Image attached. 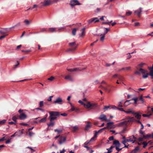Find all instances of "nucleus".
<instances>
[{
  "label": "nucleus",
  "instance_id": "nucleus-1",
  "mask_svg": "<svg viewBox=\"0 0 153 153\" xmlns=\"http://www.w3.org/2000/svg\"><path fill=\"white\" fill-rule=\"evenodd\" d=\"M49 113L50 115L49 119L51 122L55 120L60 115L58 111H51L49 112Z\"/></svg>",
  "mask_w": 153,
  "mask_h": 153
},
{
  "label": "nucleus",
  "instance_id": "nucleus-2",
  "mask_svg": "<svg viewBox=\"0 0 153 153\" xmlns=\"http://www.w3.org/2000/svg\"><path fill=\"white\" fill-rule=\"evenodd\" d=\"M54 1L51 0H44L43 1H41L40 4L42 7H46L54 3Z\"/></svg>",
  "mask_w": 153,
  "mask_h": 153
},
{
  "label": "nucleus",
  "instance_id": "nucleus-3",
  "mask_svg": "<svg viewBox=\"0 0 153 153\" xmlns=\"http://www.w3.org/2000/svg\"><path fill=\"white\" fill-rule=\"evenodd\" d=\"M136 120L134 117H131L128 120L124 121L122 122H121L118 124V125L119 126H126L128 123L133 122Z\"/></svg>",
  "mask_w": 153,
  "mask_h": 153
},
{
  "label": "nucleus",
  "instance_id": "nucleus-4",
  "mask_svg": "<svg viewBox=\"0 0 153 153\" xmlns=\"http://www.w3.org/2000/svg\"><path fill=\"white\" fill-rule=\"evenodd\" d=\"M113 144L114 145H115L116 149L118 152L121 150L122 149H123V148L120 149L119 148L120 146V143L118 140H114L113 142Z\"/></svg>",
  "mask_w": 153,
  "mask_h": 153
},
{
  "label": "nucleus",
  "instance_id": "nucleus-5",
  "mask_svg": "<svg viewBox=\"0 0 153 153\" xmlns=\"http://www.w3.org/2000/svg\"><path fill=\"white\" fill-rule=\"evenodd\" d=\"M69 45L71 47L74 46V48H71L69 49H68L67 51H74L77 48L78 45H75V42H73L70 43L69 44Z\"/></svg>",
  "mask_w": 153,
  "mask_h": 153
},
{
  "label": "nucleus",
  "instance_id": "nucleus-6",
  "mask_svg": "<svg viewBox=\"0 0 153 153\" xmlns=\"http://www.w3.org/2000/svg\"><path fill=\"white\" fill-rule=\"evenodd\" d=\"M81 4L79 3L77 0H72L70 2V5L72 7L76 5H79Z\"/></svg>",
  "mask_w": 153,
  "mask_h": 153
},
{
  "label": "nucleus",
  "instance_id": "nucleus-7",
  "mask_svg": "<svg viewBox=\"0 0 153 153\" xmlns=\"http://www.w3.org/2000/svg\"><path fill=\"white\" fill-rule=\"evenodd\" d=\"M128 142H131L132 143H134L136 140V138L134 136L128 137L127 138Z\"/></svg>",
  "mask_w": 153,
  "mask_h": 153
},
{
  "label": "nucleus",
  "instance_id": "nucleus-8",
  "mask_svg": "<svg viewBox=\"0 0 153 153\" xmlns=\"http://www.w3.org/2000/svg\"><path fill=\"white\" fill-rule=\"evenodd\" d=\"M98 119L100 120L101 121H108L109 120H107L106 116L103 114H101L100 117H98Z\"/></svg>",
  "mask_w": 153,
  "mask_h": 153
},
{
  "label": "nucleus",
  "instance_id": "nucleus-9",
  "mask_svg": "<svg viewBox=\"0 0 153 153\" xmlns=\"http://www.w3.org/2000/svg\"><path fill=\"white\" fill-rule=\"evenodd\" d=\"M100 20L97 17H95L88 20V22L89 24H90L92 22H94V23L98 22Z\"/></svg>",
  "mask_w": 153,
  "mask_h": 153
},
{
  "label": "nucleus",
  "instance_id": "nucleus-10",
  "mask_svg": "<svg viewBox=\"0 0 153 153\" xmlns=\"http://www.w3.org/2000/svg\"><path fill=\"white\" fill-rule=\"evenodd\" d=\"M85 123H87V124L85 126V131H88L91 127L92 124L91 122L89 121H86Z\"/></svg>",
  "mask_w": 153,
  "mask_h": 153
},
{
  "label": "nucleus",
  "instance_id": "nucleus-11",
  "mask_svg": "<svg viewBox=\"0 0 153 153\" xmlns=\"http://www.w3.org/2000/svg\"><path fill=\"white\" fill-rule=\"evenodd\" d=\"M62 100L60 97H58L56 100L53 102V103L54 104H61L62 103Z\"/></svg>",
  "mask_w": 153,
  "mask_h": 153
},
{
  "label": "nucleus",
  "instance_id": "nucleus-12",
  "mask_svg": "<svg viewBox=\"0 0 153 153\" xmlns=\"http://www.w3.org/2000/svg\"><path fill=\"white\" fill-rule=\"evenodd\" d=\"M66 140V138L65 137L60 136L59 140V143L61 145L64 143Z\"/></svg>",
  "mask_w": 153,
  "mask_h": 153
},
{
  "label": "nucleus",
  "instance_id": "nucleus-13",
  "mask_svg": "<svg viewBox=\"0 0 153 153\" xmlns=\"http://www.w3.org/2000/svg\"><path fill=\"white\" fill-rule=\"evenodd\" d=\"M65 79L69 80L71 82H73L74 81V79L71 75H69L66 76L65 77Z\"/></svg>",
  "mask_w": 153,
  "mask_h": 153
},
{
  "label": "nucleus",
  "instance_id": "nucleus-14",
  "mask_svg": "<svg viewBox=\"0 0 153 153\" xmlns=\"http://www.w3.org/2000/svg\"><path fill=\"white\" fill-rule=\"evenodd\" d=\"M133 114L134 115L136 118L138 120H140L141 117V115L140 112H134L133 113Z\"/></svg>",
  "mask_w": 153,
  "mask_h": 153
},
{
  "label": "nucleus",
  "instance_id": "nucleus-15",
  "mask_svg": "<svg viewBox=\"0 0 153 153\" xmlns=\"http://www.w3.org/2000/svg\"><path fill=\"white\" fill-rule=\"evenodd\" d=\"M142 8L140 7L138 9L135 10L134 11L135 14L137 15L138 16L140 17V14L142 12Z\"/></svg>",
  "mask_w": 153,
  "mask_h": 153
},
{
  "label": "nucleus",
  "instance_id": "nucleus-16",
  "mask_svg": "<svg viewBox=\"0 0 153 153\" xmlns=\"http://www.w3.org/2000/svg\"><path fill=\"white\" fill-rule=\"evenodd\" d=\"M86 68V67L82 69L78 68H74L73 69H68V70L70 71H81L82 70L85 69Z\"/></svg>",
  "mask_w": 153,
  "mask_h": 153
},
{
  "label": "nucleus",
  "instance_id": "nucleus-17",
  "mask_svg": "<svg viewBox=\"0 0 153 153\" xmlns=\"http://www.w3.org/2000/svg\"><path fill=\"white\" fill-rule=\"evenodd\" d=\"M114 123L113 122H111L107 123V128L108 129H112L114 128L113 124Z\"/></svg>",
  "mask_w": 153,
  "mask_h": 153
},
{
  "label": "nucleus",
  "instance_id": "nucleus-18",
  "mask_svg": "<svg viewBox=\"0 0 153 153\" xmlns=\"http://www.w3.org/2000/svg\"><path fill=\"white\" fill-rule=\"evenodd\" d=\"M19 117L20 119L23 120L27 118V116L24 113H22L19 116Z\"/></svg>",
  "mask_w": 153,
  "mask_h": 153
},
{
  "label": "nucleus",
  "instance_id": "nucleus-19",
  "mask_svg": "<svg viewBox=\"0 0 153 153\" xmlns=\"http://www.w3.org/2000/svg\"><path fill=\"white\" fill-rule=\"evenodd\" d=\"M124 112L127 114H133V113L134 112L133 111V110L132 108L128 109L127 110V111H125Z\"/></svg>",
  "mask_w": 153,
  "mask_h": 153
},
{
  "label": "nucleus",
  "instance_id": "nucleus-20",
  "mask_svg": "<svg viewBox=\"0 0 153 153\" xmlns=\"http://www.w3.org/2000/svg\"><path fill=\"white\" fill-rule=\"evenodd\" d=\"M56 28L50 27L48 28V31L50 32H56Z\"/></svg>",
  "mask_w": 153,
  "mask_h": 153
},
{
  "label": "nucleus",
  "instance_id": "nucleus-21",
  "mask_svg": "<svg viewBox=\"0 0 153 153\" xmlns=\"http://www.w3.org/2000/svg\"><path fill=\"white\" fill-rule=\"evenodd\" d=\"M92 106V104L90 102H88L86 104L85 103L84 106L87 108H89Z\"/></svg>",
  "mask_w": 153,
  "mask_h": 153
},
{
  "label": "nucleus",
  "instance_id": "nucleus-22",
  "mask_svg": "<svg viewBox=\"0 0 153 153\" xmlns=\"http://www.w3.org/2000/svg\"><path fill=\"white\" fill-rule=\"evenodd\" d=\"M151 74V72H150L149 73H148L147 72V73L145 74H146L145 75H143V76L142 77L143 78H144V79L146 78L147 77H148V75H150V76L152 77V76H153V74H152V75H151V74Z\"/></svg>",
  "mask_w": 153,
  "mask_h": 153
},
{
  "label": "nucleus",
  "instance_id": "nucleus-23",
  "mask_svg": "<svg viewBox=\"0 0 153 153\" xmlns=\"http://www.w3.org/2000/svg\"><path fill=\"white\" fill-rule=\"evenodd\" d=\"M139 150V147L137 146L130 153H137V151Z\"/></svg>",
  "mask_w": 153,
  "mask_h": 153
},
{
  "label": "nucleus",
  "instance_id": "nucleus-24",
  "mask_svg": "<svg viewBox=\"0 0 153 153\" xmlns=\"http://www.w3.org/2000/svg\"><path fill=\"white\" fill-rule=\"evenodd\" d=\"M139 71L140 72V74H145L147 72V71L146 70L141 68H140Z\"/></svg>",
  "mask_w": 153,
  "mask_h": 153
},
{
  "label": "nucleus",
  "instance_id": "nucleus-25",
  "mask_svg": "<svg viewBox=\"0 0 153 153\" xmlns=\"http://www.w3.org/2000/svg\"><path fill=\"white\" fill-rule=\"evenodd\" d=\"M148 69L151 72L150 74L152 75V74H153V64L152 67H148Z\"/></svg>",
  "mask_w": 153,
  "mask_h": 153
},
{
  "label": "nucleus",
  "instance_id": "nucleus-26",
  "mask_svg": "<svg viewBox=\"0 0 153 153\" xmlns=\"http://www.w3.org/2000/svg\"><path fill=\"white\" fill-rule=\"evenodd\" d=\"M130 100H131L126 101L124 103V106L126 107L130 104H131L130 102Z\"/></svg>",
  "mask_w": 153,
  "mask_h": 153
},
{
  "label": "nucleus",
  "instance_id": "nucleus-27",
  "mask_svg": "<svg viewBox=\"0 0 153 153\" xmlns=\"http://www.w3.org/2000/svg\"><path fill=\"white\" fill-rule=\"evenodd\" d=\"M6 28H4L3 30H0V33L2 34H5L7 32Z\"/></svg>",
  "mask_w": 153,
  "mask_h": 153
},
{
  "label": "nucleus",
  "instance_id": "nucleus-28",
  "mask_svg": "<svg viewBox=\"0 0 153 153\" xmlns=\"http://www.w3.org/2000/svg\"><path fill=\"white\" fill-rule=\"evenodd\" d=\"M105 35L104 34H101L100 35V36H101V37H100V40H101V41L102 42H103L104 39H105Z\"/></svg>",
  "mask_w": 153,
  "mask_h": 153
},
{
  "label": "nucleus",
  "instance_id": "nucleus-29",
  "mask_svg": "<svg viewBox=\"0 0 153 153\" xmlns=\"http://www.w3.org/2000/svg\"><path fill=\"white\" fill-rule=\"evenodd\" d=\"M79 128L77 126H74L73 127V131L74 132H75L76 130H78Z\"/></svg>",
  "mask_w": 153,
  "mask_h": 153
},
{
  "label": "nucleus",
  "instance_id": "nucleus-30",
  "mask_svg": "<svg viewBox=\"0 0 153 153\" xmlns=\"http://www.w3.org/2000/svg\"><path fill=\"white\" fill-rule=\"evenodd\" d=\"M70 104L71 107V109L70 110V111H74L75 110V108L73 106L71 103L70 102Z\"/></svg>",
  "mask_w": 153,
  "mask_h": 153
},
{
  "label": "nucleus",
  "instance_id": "nucleus-31",
  "mask_svg": "<svg viewBox=\"0 0 153 153\" xmlns=\"http://www.w3.org/2000/svg\"><path fill=\"white\" fill-rule=\"evenodd\" d=\"M46 120V117H44L43 118L41 119L39 121V122L40 123H44L45 122Z\"/></svg>",
  "mask_w": 153,
  "mask_h": 153
},
{
  "label": "nucleus",
  "instance_id": "nucleus-32",
  "mask_svg": "<svg viewBox=\"0 0 153 153\" xmlns=\"http://www.w3.org/2000/svg\"><path fill=\"white\" fill-rule=\"evenodd\" d=\"M103 89L109 93H110L112 91L111 90V89H108L107 88L104 87V88H103Z\"/></svg>",
  "mask_w": 153,
  "mask_h": 153
},
{
  "label": "nucleus",
  "instance_id": "nucleus-33",
  "mask_svg": "<svg viewBox=\"0 0 153 153\" xmlns=\"http://www.w3.org/2000/svg\"><path fill=\"white\" fill-rule=\"evenodd\" d=\"M105 29V30L104 31V33L103 34L105 35L110 30V29L108 28H104Z\"/></svg>",
  "mask_w": 153,
  "mask_h": 153
},
{
  "label": "nucleus",
  "instance_id": "nucleus-34",
  "mask_svg": "<svg viewBox=\"0 0 153 153\" xmlns=\"http://www.w3.org/2000/svg\"><path fill=\"white\" fill-rule=\"evenodd\" d=\"M144 138L146 139L149 138H151V134H148L146 135H144L143 137Z\"/></svg>",
  "mask_w": 153,
  "mask_h": 153
},
{
  "label": "nucleus",
  "instance_id": "nucleus-35",
  "mask_svg": "<svg viewBox=\"0 0 153 153\" xmlns=\"http://www.w3.org/2000/svg\"><path fill=\"white\" fill-rule=\"evenodd\" d=\"M24 22L26 25H28L30 23V22L27 19L25 20Z\"/></svg>",
  "mask_w": 153,
  "mask_h": 153
},
{
  "label": "nucleus",
  "instance_id": "nucleus-36",
  "mask_svg": "<svg viewBox=\"0 0 153 153\" xmlns=\"http://www.w3.org/2000/svg\"><path fill=\"white\" fill-rule=\"evenodd\" d=\"M18 119V118L15 116H13L12 119L14 122H17L16 120Z\"/></svg>",
  "mask_w": 153,
  "mask_h": 153
},
{
  "label": "nucleus",
  "instance_id": "nucleus-37",
  "mask_svg": "<svg viewBox=\"0 0 153 153\" xmlns=\"http://www.w3.org/2000/svg\"><path fill=\"white\" fill-rule=\"evenodd\" d=\"M131 67H128L126 68H122V69L123 70H128L131 69Z\"/></svg>",
  "mask_w": 153,
  "mask_h": 153
},
{
  "label": "nucleus",
  "instance_id": "nucleus-38",
  "mask_svg": "<svg viewBox=\"0 0 153 153\" xmlns=\"http://www.w3.org/2000/svg\"><path fill=\"white\" fill-rule=\"evenodd\" d=\"M6 120H3L0 121V125H2L4 124L6 122Z\"/></svg>",
  "mask_w": 153,
  "mask_h": 153
},
{
  "label": "nucleus",
  "instance_id": "nucleus-39",
  "mask_svg": "<svg viewBox=\"0 0 153 153\" xmlns=\"http://www.w3.org/2000/svg\"><path fill=\"white\" fill-rule=\"evenodd\" d=\"M76 28H74L72 30V33L73 35L75 36L76 34Z\"/></svg>",
  "mask_w": 153,
  "mask_h": 153
},
{
  "label": "nucleus",
  "instance_id": "nucleus-40",
  "mask_svg": "<svg viewBox=\"0 0 153 153\" xmlns=\"http://www.w3.org/2000/svg\"><path fill=\"white\" fill-rule=\"evenodd\" d=\"M85 28H83L81 30V31H82V32L81 34V36H82L84 35L85 34Z\"/></svg>",
  "mask_w": 153,
  "mask_h": 153
},
{
  "label": "nucleus",
  "instance_id": "nucleus-41",
  "mask_svg": "<svg viewBox=\"0 0 153 153\" xmlns=\"http://www.w3.org/2000/svg\"><path fill=\"white\" fill-rule=\"evenodd\" d=\"M17 123V122H15L14 121V122H9L8 123L10 125H13L14 124L15 125H16V123Z\"/></svg>",
  "mask_w": 153,
  "mask_h": 153
},
{
  "label": "nucleus",
  "instance_id": "nucleus-42",
  "mask_svg": "<svg viewBox=\"0 0 153 153\" xmlns=\"http://www.w3.org/2000/svg\"><path fill=\"white\" fill-rule=\"evenodd\" d=\"M112 21H111L110 22H102L103 24H106V25H110V23L112 22Z\"/></svg>",
  "mask_w": 153,
  "mask_h": 153
},
{
  "label": "nucleus",
  "instance_id": "nucleus-43",
  "mask_svg": "<svg viewBox=\"0 0 153 153\" xmlns=\"http://www.w3.org/2000/svg\"><path fill=\"white\" fill-rule=\"evenodd\" d=\"M142 97L143 96L142 95H141L140 97L139 100L142 102V103H143L144 102V101L143 99V98Z\"/></svg>",
  "mask_w": 153,
  "mask_h": 153
},
{
  "label": "nucleus",
  "instance_id": "nucleus-44",
  "mask_svg": "<svg viewBox=\"0 0 153 153\" xmlns=\"http://www.w3.org/2000/svg\"><path fill=\"white\" fill-rule=\"evenodd\" d=\"M131 100H133L134 101V103L136 104L137 103V98H132Z\"/></svg>",
  "mask_w": 153,
  "mask_h": 153
},
{
  "label": "nucleus",
  "instance_id": "nucleus-45",
  "mask_svg": "<svg viewBox=\"0 0 153 153\" xmlns=\"http://www.w3.org/2000/svg\"><path fill=\"white\" fill-rule=\"evenodd\" d=\"M132 13L130 11H128L126 13V15L127 16H129Z\"/></svg>",
  "mask_w": 153,
  "mask_h": 153
},
{
  "label": "nucleus",
  "instance_id": "nucleus-46",
  "mask_svg": "<svg viewBox=\"0 0 153 153\" xmlns=\"http://www.w3.org/2000/svg\"><path fill=\"white\" fill-rule=\"evenodd\" d=\"M54 79V77L53 76H51L50 78L48 79L51 81H52Z\"/></svg>",
  "mask_w": 153,
  "mask_h": 153
},
{
  "label": "nucleus",
  "instance_id": "nucleus-47",
  "mask_svg": "<svg viewBox=\"0 0 153 153\" xmlns=\"http://www.w3.org/2000/svg\"><path fill=\"white\" fill-rule=\"evenodd\" d=\"M127 140H128L126 138V140H123L122 141V143L124 145L126 144V143H127V142H128V141H127Z\"/></svg>",
  "mask_w": 153,
  "mask_h": 153
},
{
  "label": "nucleus",
  "instance_id": "nucleus-48",
  "mask_svg": "<svg viewBox=\"0 0 153 153\" xmlns=\"http://www.w3.org/2000/svg\"><path fill=\"white\" fill-rule=\"evenodd\" d=\"M39 106L40 107H42L43 105V101H41L39 103Z\"/></svg>",
  "mask_w": 153,
  "mask_h": 153
},
{
  "label": "nucleus",
  "instance_id": "nucleus-49",
  "mask_svg": "<svg viewBox=\"0 0 153 153\" xmlns=\"http://www.w3.org/2000/svg\"><path fill=\"white\" fill-rule=\"evenodd\" d=\"M34 134V133L33 132L30 131L29 133V135L30 137H31Z\"/></svg>",
  "mask_w": 153,
  "mask_h": 153
},
{
  "label": "nucleus",
  "instance_id": "nucleus-50",
  "mask_svg": "<svg viewBox=\"0 0 153 153\" xmlns=\"http://www.w3.org/2000/svg\"><path fill=\"white\" fill-rule=\"evenodd\" d=\"M119 75L117 74H115L113 76H112V77L113 78H117V77H118L119 76Z\"/></svg>",
  "mask_w": 153,
  "mask_h": 153
},
{
  "label": "nucleus",
  "instance_id": "nucleus-51",
  "mask_svg": "<svg viewBox=\"0 0 153 153\" xmlns=\"http://www.w3.org/2000/svg\"><path fill=\"white\" fill-rule=\"evenodd\" d=\"M143 148H145L147 146L148 143L146 142H144L143 143Z\"/></svg>",
  "mask_w": 153,
  "mask_h": 153
},
{
  "label": "nucleus",
  "instance_id": "nucleus-52",
  "mask_svg": "<svg viewBox=\"0 0 153 153\" xmlns=\"http://www.w3.org/2000/svg\"><path fill=\"white\" fill-rule=\"evenodd\" d=\"M54 125V123H51L48 124V127L53 126Z\"/></svg>",
  "mask_w": 153,
  "mask_h": 153
},
{
  "label": "nucleus",
  "instance_id": "nucleus-53",
  "mask_svg": "<svg viewBox=\"0 0 153 153\" xmlns=\"http://www.w3.org/2000/svg\"><path fill=\"white\" fill-rule=\"evenodd\" d=\"M134 74L137 75H140L141 74L139 70V71H136L135 72Z\"/></svg>",
  "mask_w": 153,
  "mask_h": 153
},
{
  "label": "nucleus",
  "instance_id": "nucleus-54",
  "mask_svg": "<svg viewBox=\"0 0 153 153\" xmlns=\"http://www.w3.org/2000/svg\"><path fill=\"white\" fill-rule=\"evenodd\" d=\"M46 31H47V29L46 28H42L41 29V30L40 31V32H42Z\"/></svg>",
  "mask_w": 153,
  "mask_h": 153
},
{
  "label": "nucleus",
  "instance_id": "nucleus-55",
  "mask_svg": "<svg viewBox=\"0 0 153 153\" xmlns=\"http://www.w3.org/2000/svg\"><path fill=\"white\" fill-rule=\"evenodd\" d=\"M140 134H141L142 135H143H143H145V133L144 131H143L142 130H140Z\"/></svg>",
  "mask_w": 153,
  "mask_h": 153
},
{
  "label": "nucleus",
  "instance_id": "nucleus-56",
  "mask_svg": "<svg viewBox=\"0 0 153 153\" xmlns=\"http://www.w3.org/2000/svg\"><path fill=\"white\" fill-rule=\"evenodd\" d=\"M118 79L120 81H122L123 80V76H119L118 77Z\"/></svg>",
  "mask_w": 153,
  "mask_h": 153
},
{
  "label": "nucleus",
  "instance_id": "nucleus-57",
  "mask_svg": "<svg viewBox=\"0 0 153 153\" xmlns=\"http://www.w3.org/2000/svg\"><path fill=\"white\" fill-rule=\"evenodd\" d=\"M53 97V96H50L49 98L47 100L48 101H51L52 100V98Z\"/></svg>",
  "mask_w": 153,
  "mask_h": 153
},
{
  "label": "nucleus",
  "instance_id": "nucleus-58",
  "mask_svg": "<svg viewBox=\"0 0 153 153\" xmlns=\"http://www.w3.org/2000/svg\"><path fill=\"white\" fill-rule=\"evenodd\" d=\"M122 101L120 102L118 104V106L119 107H122L123 106V105L121 104V103H122Z\"/></svg>",
  "mask_w": 153,
  "mask_h": 153
},
{
  "label": "nucleus",
  "instance_id": "nucleus-59",
  "mask_svg": "<svg viewBox=\"0 0 153 153\" xmlns=\"http://www.w3.org/2000/svg\"><path fill=\"white\" fill-rule=\"evenodd\" d=\"M54 131L55 132H58V133L59 134V133H60V132H61L62 131L61 130H59L58 129H55Z\"/></svg>",
  "mask_w": 153,
  "mask_h": 153
},
{
  "label": "nucleus",
  "instance_id": "nucleus-60",
  "mask_svg": "<svg viewBox=\"0 0 153 153\" xmlns=\"http://www.w3.org/2000/svg\"><path fill=\"white\" fill-rule=\"evenodd\" d=\"M36 109L37 110H40V111H42L43 112H44L45 111V110H44V109H42V108H37Z\"/></svg>",
  "mask_w": 153,
  "mask_h": 153
},
{
  "label": "nucleus",
  "instance_id": "nucleus-61",
  "mask_svg": "<svg viewBox=\"0 0 153 153\" xmlns=\"http://www.w3.org/2000/svg\"><path fill=\"white\" fill-rule=\"evenodd\" d=\"M117 109L119 110H120V111H123L124 112L125 111V110H124L122 108H117Z\"/></svg>",
  "mask_w": 153,
  "mask_h": 153
},
{
  "label": "nucleus",
  "instance_id": "nucleus-62",
  "mask_svg": "<svg viewBox=\"0 0 153 153\" xmlns=\"http://www.w3.org/2000/svg\"><path fill=\"white\" fill-rule=\"evenodd\" d=\"M111 108L114 109H117V107L115 106V105H112L111 106Z\"/></svg>",
  "mask_w": 153,
  "mask_h": 153
},
{
  "label": "nucleus",
  "instance_id": "nucleus-63",
  "mask_svg": "<svg viewBox=\"0 0 153 153\" xmlns=\"http://www.w3.org/2000/svg\"><path fill=\"white\" fill-rule=\"evenodd\" d=\"M148 114H149L150 116L153 115V112H151L150 111H148Z\"/></svg>",
  "mask_w": 153,
  "mask_h": 153
},
{
  "label": "nucleus",
  "instance_id": "nucleus-64",
  "mask_svg": "<svg viewBox=\"0 0 153 153\" xmlns=\"http://www.w3.org/2000/svg\"><path fill=\"white\" fill-rule=\"evenodd\" d=\"M109 139L110 140H114V137L113 136H112L109 137Z\"/></svg>",
  "mask_w": 153,
  "mask_h": 153
}]
</instances>
